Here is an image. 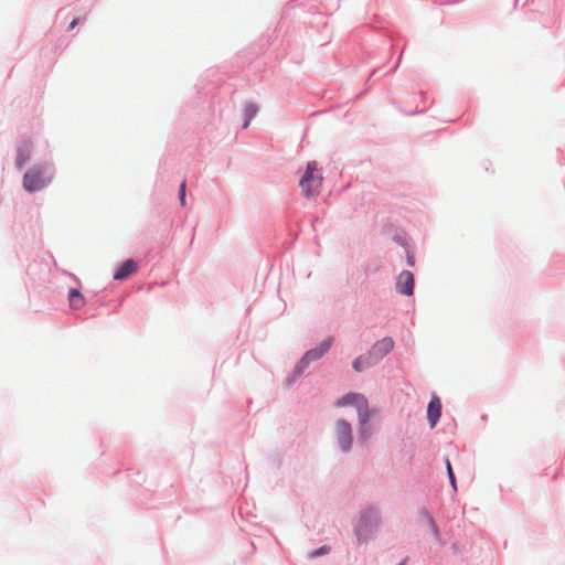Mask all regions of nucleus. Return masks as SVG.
Returning a JSON list of instances; mask_svg holds the SVG:
<instances>
[{
  "label": "nucleus",
  "mask_w": 565,
  "mask_h": 565,
  "mask_svg": "<svg viewBox=\"0 0 565 565\" xmlns=\"http://www.w3.org/2000/svg\"><path fill=\"white\" fill-rule=\"evenodd\" d=\"M322 174L318 169L316 161L309 162L302 178L300 179V188L306 198H312L319 194L322 185Z\"/></svg>",
  "instance_id": "f03ea898"
},
{
  "label": "nucleus",
  "mask_w": 565,
  "mask_h": 565,
  "mask_svg": "<svg viewBox=\"0 0 565 565\" xmlns=\"http://www.w3.org/2000/svg\"><path fill=\"white\" fill-rule=\"evenodd\" d=\"M79 23V19L75 18L68 25V30H73Z\"/></svg>",
  "instance_id": "a211bd4d"
},
{
  "label": "nucleus",
  "mask_w": 565,
  "mask_h": 565,
  "mask_svg": "<svg viewBox=\"0 0 565 565\" xmlns=\"http://www.w3.org/2000/svg\"><path fill=\"white\" fill-rule=\"evenodd\" d=\"M403 564H404V563H401V564H398V565H403Z\"/></svg>",
  "instance_id": "aec40b11"
},
{
  "label": "nucleus",
  "mask_w": 565,
  "mask_h": 565,
  "mask_svg": "<svg viewBox=\"0 0 565 565\" xmlns=\"http://www.w3.org/2000/svg\"><path fill=\"white\" fill-rule=\"evenodd\" d=\"M441 415V403L438 396L434 395L427 407V419L430 427H435Z\"/></svg>",
  "instance_id": "6e6552de"
},
{
  "label": "nucleus",
  "mask_w": 565,
  "mask_h": 565,
  "mask_svg": "<svg viewBox=\"0 0 565 565\" xmlns=\"http://www.w3.org/2000/svg\"><path fill=\"white\" fill-rule=\"evenodd\" d=\"M337 406L354 405L358 408L359 418L362 425L370 419V412L366 398L362 394L349 393L337 401Z\"/></svg>",
  "instance_id": "7ed1b4c3"
},
{
  "label": "nucleus",
  "mask_w": 565,
  "mask_h": 565,
  "mask_svg": "<svg viewBox=\"0 0 565 565\" xmlns=\"http://www.w3.org/2000/svg\"><path fill=\"white\" fill-rule=\"evenodd\" d=\"M414 285H415L414 275L409 270H403L397 276V280H396L397 292L405 295V296H412L414 294Z\"/></svg>",
  "instance_id": "39448f33"
},
{
  "label": "nucleus",
  "mask_w": 565,
  "mask_h": 565,
  "mask_svg": "<svg viewBox=\"0 0 565 565\" xmlns=\"http://www.w3.org/2000/svg\"><path fill=\"white\" fill-rule=\"evenodd\" d=\"M32 151V143L30 141H23L18 147L15 166L21 169L30 159Z\"/></svg>",
  "instance_id": "1a4fd4ad"
},
{
  "label": "nucleus",
  "mask_w": 565,
  "mask_h": 565,
  "mask_svg": "<svg viewBox=\"0 0 565 565\" xmlns=\"http://www.w3.org/2000/svg\"><path fill=\"white\" fill-rule=\"evenodd\" d=\"M53 178V170L49 166H34L23 177V188L28 192L40 191L45 188Z\"/></svg>",
  "instance_id": "f257e3e1"
},
{
  "label": "nucleus",
  "mask_w": 565,
  "mask_h": 565,
  "mask_svg": "<svg viewBox=\"0 0 565 565\" xmlns=\"http://www.w3.org/2000/svg\"><path fill=\"white\" fill-rule=\"evenodd\" d=\"M185 188H186V184H185V181H183L180 184V189H179V200H180V203L182 206L185 205Z\"/></svg>",
  "instance_id": "2eb2a0df"
},
{
  "label": "nucleus",
  "mask_w": 565,
  "mask_h": 565,
  "mask_svg": "<svg viewBox=\"0 0 565 565\" xmlns=\"http://www.w3.org/2000/svg\"><path fill=\"white\" fill-rule=\"evenodd\" d=\"M328 552H329V547H327V546H322V547H320V548H318V550L313 551V552L311 553V556H313V557H315V556H320V555L327 554Z\"/></svg>",
  "instance_id": "f3484780"
},
{
  "label": "nucleus",
  "mask_w": 565,
  "mask_h": 565,
  "mask_svg": "<svg viewBox=\"0 0 565 565\" xmlns=\"http://www.w3.org/2000/svg\"><path fill=\"white\" fill-rule=\"evenodd\" d=\"M332 338L323 340L317 348L308 351L301 360V364H308L312 361L320 359L324 353L329 351L332 345Z\"/></svg>",
  "instance_id": "0eeeda50"
},
{
  "label": "nucleus",
  "mask_w": 565,
  "mask_h": 565,
  "mask_svg": "<svg viewBox=\"0 0 565 565\" xmlns=\"http://www.w3.org/2000/svg\"><path fill=\"white\" fill-rule=\"evenodd\" d=\"M373 514H374V513H373L372 511H369V512H366V513L362 516V519H361V523H360V525H359V527H358V530H356L358 535H360L361 530H362V526H363V524L366 522L367 518H369V516H373Z\"/></svg>",
  "instance_id": "dca6fc26"
},
{
  "label": "nucleus",
  "mask_w": 565,
  "mask_h": 565,
  "mask_svg": "<svg viewBox=\"0 0 565 565\" xmlns=\"http://www.w3.org/2000/svg\"><path fill=\"white\" fill-rule=\"evenodd\" d=\"M257 111H258V108L254 103L246 104V106L244 108L245 121H244L243 128H247L249 126L250 120L256 116Z\"/></svg>",
  "instance_id": "ddd939ff"
},
{
  "label": "nucleus",
  "mask_w": 565,
  "mask_h": 565,
  "mask_svg": "<svg viewBox=\"0 0 565 565\" xmlns=\"http://www.w3.org/2000/svg\"><path fill=\"white\" fill-rule=\"evenodd\" d=\"M379 362L376 361V359L373 358V355H371L369 352L364 355H361L359 358H356L354 361H353V369L354 371L356 372H362L366 369H370L371 366L377 364Z\"/></svg>",
  "instance_id": "9d476101"
},
{
  "label": "nucleus",
  "mask_w": 565,
  "mask_h": 565,
  "mask_svg": "<svg viewBox=\"0 0 565 565\" xmlns=\"http://www.w3.org/2000/svg\"><path fill=\"white\" fill-rule=\"evenodd\" d=\"M446 468H447V472H448V477H449L451 487L454 490H457L455 473L452 471L451 463L448 459L446 460Z\"/></svg>",
  "instance_id": "4468645a"
},
{
  "label": "nucleus",
  "mask_w": 565,
  "mask_h": 565,
  "mask_svg": "<svg viewBox=\"0 0 565 565\" xmlns=\"http://www.w3.org/2000/svg\"><path fill=\"white\" fill-rule=\"evenodd\" d=\"M430 523L433 524L434 529L436 530V526L434 524V520H430Z\"/></svg>",
  "instance_id": "6ab92c4d"
},
{
  "label": "nucleus",
  "mask_w": 565,
  "mask_h": 565,
  "mask_svg": "<svg viewBox=\"0 0 565 565\" xmlns=\"http://www.w3.org/2000/svg\"><path fill=\"white\" fill-rule=\"evenodd\" d=\"M68 301L73 309H79L85 305L84 296L76 289H71L68 294Z\"/></svg>",
  "instance_id": "f8f14e48"
},
{
  "label": "nucleus",
  "mask_w": 565,
  "mask_h": 565,
  "mask_svg": "<svg viewBox=\"0 0 565 565\" xmlns=\"http://www.w3.org/2000/svg\"><path fill=\"white\" fill-rule=\"evenodd\" d=\"M394 348V341L392 338H383L377 341L372 349L369 351L377 362H380L386 354H388Z\"/></svg>",
  "instance_id": "423d86ee"
},
{
  "label": "nucleus",
  "mask_w": 565,
  "mask_h": 565,
  "mask_svg": "<svg viewBox=\"0 0 565 565\" xmlns=\"http://www.w3.org/2000/svg\"><path fill=\"white\" fill-rule=\"evenodd\" d=\"M335 430L341 449L349 451L352 444L351 425L344 419H339L335 424Z\"/></svg>",
  "instance_id": "20e7f679"
},
{
  "label": "nucleus",
  "mask_w": 565,
  "mask_h": 565,
  "mask_svg": "<svg viewBox=\"0 0 565 565\" xmlns=\"http://www.w3.org/2000/svg\"><path fill=\"white\" fill-rule=\"evenodd\" d=\"M137 270V264L132 259L126 260L114 274V279L122 280Z\"/></svg>",
  "instance_id": "9b49d317"
}]
</instances>
